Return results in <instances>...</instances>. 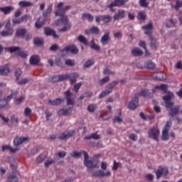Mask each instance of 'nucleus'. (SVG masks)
<instances>
[{"mask_svg":"<svg viewBox=\"0 0 182 182\" xmlns=\"http://www.w3.org/2000/svg\"><path fill=\"white\" fill-rule=\"evenodd\" d=\"M65 4L63 2H60L57 5V10L55 11V16H60V18L55 21L56 26H60L61 25H64L62 28L58 30V32H68L70 28H72V25L70 22H69V18L68 16L65 15L66 14V11H69L71 6H65L64 8H62Z\"/></svg>","mask_w":182,"mask_h":182,"instance_id":"f257e3e1","label":"nucleus"},{"mask_svg":"<svg viewBox=\"0 0 182 182\" xmlns=\"http://www.w3.org/2000/svg\"><path fill=\"white\" fill-rule=\"evenodd\" d=\"M80 76V75L77 73H72L69 74L59 75V79L60 82H63V80H68V79H69L71 85H73V83H76V78Z\"/></svg>","mask_w":182,"mask_h":182,"instance_id":"f03ea898","label":"nucleus"},{"mask_svg":"<svg viewBox=\"0 0 182 182\" xmlns=\"http://www.w3.org/2000/svg\"><path fill=\"white\" fill-rule=\"evenodd\" d=\"M117 83H119V81L114 80L112 82L109 83L106 87L105 90L100 93L99 95L100 99H103V97H106L108 95H110L112 92L113 91V88L117 85Z\"/></svg>","mask_w":182,"mask_h":182,"instance_id":"7ed1b4c3","label":"nucleus"},{"mask_svg":"<svg viewBox=\"0 0 182 182\" xmlns=\"http://www.w3.org/2000/svg\"><path fill=\"white\" fill-rule=\"evenodd\" d=\"M7 49L10 53H14V52H15L17 56H20V58H22L23 59H26L28 58V51H22L19 47H10Z\"/></svg>","mask_w":182,"mask_h":182,"instance_id":"20e7f679","label":"nucleus"},{"mask_svg":"<svg viewBox=\"0 0 182 182\" xmlns=\"http://www.w3.org/2000/svg\"><path fill=\"white\" fill-rule=\"evenodd\" d=\"M149 137L155 140V141H159V136H160V129L157 127H154L149 130Z\"/></svg>","mask_w":182,"mask_h":182,"instance_id":"39448f33","label":"nucleus"},{"mask_svg":"<svg viewBox=\"0 0 182 182\" xmlns=\"http://www.w3.org/2000/svg\"><path fill=\"white\" fill-rule=\"evenodd\" d=\"M173 123L171 121H168L162 130V140L167 141L168 140V132H170V129H171Z\"/></svg>","mask_w":182,"mask_h":182,"instance_id":"423d86ee","label":"nucleus"},{"mask_svg":"<svg viewBox=\"0 0 182 182\" xmlns=\"http://www.w3.org/2000/svg\"><path fill=\"white\" fill-rule=\"evenodd\" d=\"M173 97H174V94L170 92H168L167 95L163 97L166 108L173 107V106H174V103L171 102V99H173Z\"/></svg>","mask_w":182,"mask_h":182,"instance_id":"0eeeda50","label":"nucleus"},{"mask_svg":"<svg viewBox=\"0 0 182 182\" xmlns=\"http://www.w3.org/2000/svg\"><path fill=\"white\" fill-rule=\"evenodd\" d=\"M139 107V94H135L131 102H129L128 109L136 110Z\"/></svg>","mask_w":182,"mask_h":182,"instance_id":"6e6552de","label":"nucleus"},{"mask_svg":"<svg viewBox=\"0 0 182 182\" xmlns=\"http://www.w3.org/2000/svg\"><path fill=\"white\" fill-rule=\"evenodd\" d=\"M62 52H70L72 55H77L79 53V48L76 46V45L71 44L65 46Z\"/></svg>","mask_w":182,"mask_h":182,"instance_id":"1a4fd4ad","label":"nucleus"},{"mask_svg":"<svg viewBox=\"0 0 182 182\" xmlns=\"http://www.w3.org/2000/svg\"><path fill=\"white\" fill-rule=\"evenodd\" d=\"M156 179L159 180L161 176H167L168 174V168L166 167L159 166L158 170L155 171Z\"/></svg>","mask_w":182,"mask_h":182,"instance_id":"9d476101","label":"nucleus"},{"mask_svg":"<svg viewBox=\"0 0 182 182\" xmlns=\"http://www.w3.org/2000/svg\"><path fill=\"white\" fill-rule=\"evenodd\" d=\"M110 176H112V172H110V171H108L107 172L105 173L102 170L95 171L92 174V177H99V178L110 177Z\"/></svg>","mask_w":182,"mask_h":182,"instance_id":"9b49d317","label":"nucleus"},{"mask_svg":"<svg viewBox=\"0 0 182 182\" xmlns=\"http://www.w3.org/2000/svg\"><path fill=\"white\" fill-rule=\"evenodd\" d=\"M168 114L171 116V117H175L178 114V112H180V106L176 105L175 107H171L168 108Z\"/></svg>","mask_w":182,"mask_h":182,"instance_id":"f8f14e48","label":"nucleus"},{"mask_svg":"<svg viewBox=\"0 0 182 182\" xmlns=\"http://www.w3.org/2000/svg\"><path fill=\"white\" fill-rule=\"evenodd\" d=\"M64 96L67 100V106H75V101L72 100V92L70 90L64 92Z\"/></svg>","mask_w":182,"mask_h":182,"instance_id":"ddd939ff","label":"nucleus"},{"mask_svg":"<svg viewBox=\"0 0 182 182\" xmlns=\"http://www.w3.org/2000/svg\"><path fill=\"white\" fill-rule=\"evenodd\" d=\"M85 33V35H90V33L92 35H99L100 33V29L97 26H92L90 29H86Z\"/></svg>","mask_w":182,"mask_h":182,"instance_id":"4468645a","label":"nucleus"},{"mask_svg":"<svg viewBox=\"0 0 182 182\" xmlns=\"http://www.w3.org/2000/svg\"><path fill=\"white\" fill-rule=\"evenodd\" d=\"M75 134V130H70L68 132V134L63 132L60 136L58 137L59 140H68V139H70V137H73Z\"/></svg>","mask_w":182,"mask_h":182,"instance_id":"2eb2a0df","label":"nucleus"},{"mask_svg":"<svg viewBox=\"0 0 182 182\" xmlns=\"http://www.w3.org/2000/svg\"><path fill=\"white\" fill-rule=\"evenodd\" d=\"M153 23L149 22L148 24L144 25L142 26V29L144 31L145 35H151V33H153Z\"/></svg>","mask_w":182,"mask_h":182,"instance_id":"dca6fc26","label":"nucleus"},{"mask_svg":"<svg viewBox=\"0 0 182 182\" xmlns=\"http://www.w3.org/2000/svg\"><path fill=\"white\" fill-rule=\"evenodd\" d=\"M44 32L47 36H53L55 38H59V35L56 34V31L49 27H46Z\"/></svg>","mask_w":182,"mask_h":182,"instance_id":"f3484780","label":"nucleus"},{"mask_svg":"<svg viewBox=\"0 0 182 182\" xmlns=\"http://www.w3.org/2000/svg\"><path fill=\"white\" fill-rule=\"evenodd\" d=\"M129 0H114L108 6V8H113L114 6H122L126 2H128Z\"/></svg>","mask_w":182,"mask_h":182,"instance_id":"a211bd4d","label":"nucleus"},{"mask_svg":"<svg viewBox=\"0 0 182 182\" xmlns=\"http://www.w3.org/2000/svg\"><path fill=\"white\" fill-rule=\"evenodd\" d=\"M72 110H73V107H70L67 109H61L58 113L60 116H69L72 113Z\"/></svg>","mask_w":182,"mask_h":182,"instance_id":"6ab92c4d","label":"nucleus"},{"mask_svg":"<svg viewBox=\"0 0 182 182\" xmlns=\"http://www.w3.org/2000/svg\"><path fill=\"white\" fill-rule=\"evenodd\" d=\"M28 140H29V137L16 136L14 140V146H21L22 143H24V141H28Z\"/></svg>","mask_w":182,"mask_h":182,"instance_id":"aec40b11","label":"nucleus"},{"mask_svg":"<svg viewBox=\"0 0 182 182\" xmlns=\"http://www.w3.org/2000/svg\"><path fill=\"white\" fill-rule=\"evenodd\" d=\"M14 95H8L6 98H4V100H0V109L2 107H5L11 102V99H13Z\"/></svg>","mask_w":182,"mask_h":182,"instance_id":"412c9836","label":"nucleus"},{"mask_svg":"<svg viewBox=\"0 0 182 182\" xmlns=\"http://www.w3.org/2000/svg\"><path fill=\"white\" fill-rule=\"evenodd\" d=\"M126 16V11L119 9L118 13L114 16V21H119V19H123Z\"/></svg>","mask_w":182,"mask_h":182,"instance_id":"4be33fe9","label":"nucleus"},{"mask_svg":"<svg viewBox=\"0 0 182 182\" xmlns=\"http://www.w3.org/2000/svg\"><path fill=\"white\" fill-rule=\"evenodd\" d=\"M109 41H110V33H105L101 38L100 42L102 45H107L109 43Z\"/></svg>","mask_w":182,"mask_h":182,"instance_id":"5701e85b","label":"nucleus"},{"mask_svg":"<svg viewBox=\"0 0 182 182\" xmlns=\"http://www.w3.org/2000/svg\"><path fill=\"white\" fill-rule=\"evenodd\" d=\"M53 11V4H50L46 10L43 13V16L46 18L48 19L49 16H50L52 11Z\"/></svg>","mask_w":182,"mask_h":182,"instance_id":"b1692460","label":"nucleus"},{"mask_svg":"<svg viewBox=\"0 0 182 182\" xmlns=\"http://www.w3.org/2000/svg\"><path fill=\"white\" fill-rule=\"evenodd\" d=\"M61 103H63V99L62 98H57L54 100H48V105H50V106H59V105H61Z\"/></svg>","mask_w":182,"mask_h":182,"instance_id":"393cba45","label":"nucleus"},{"mask_svg":"<svg viewBox=\"0 0 182 182\" xmlns=\"http://www.w3.org/2000/svg\"><path fill=\"white\" fill-rule=\"evenodd\" d=\"M41 59L38 55H33L30 58L31 65H36L39 63Z\"/></svg>","mask_w":182,"mask_h":182,"instance_id":"a878e982","label":"nucleus"},{"mask_svg":"<svg viewBox=\"0 0 182 182\" xmlns=\"http://www.w3.org/2000/svg\"><path fill=\"white\" fill-rule=\"evenodd\" d=\"M85 140H90V139H94V140H99L100 139V135L97 134V132L92 133L90 135L85 136L84 137Z\"/></svg>","mask_w":182,"mask_h":182,"instance_id":"bb28decb","label":"nucleus"},{"mask_svg":"<svg viewBox=\"0 0 182 182\" xmlns=\"http://www.w3.org/2000/svg\"><path fill=\"white\" fill-rule=\"evenodd\" d=\"M1 12H3L4 15H8V14H11L12 11H14V7L12 6H6L0 8Z\"/></svg>","mask_w":182,"mask_h":182,"instance_id":"cd10ccee","label":"nucleus"},{"mask_svg":"<svg viewBox=\"0 0 182 182\" xmlns=\"http://www.w3.org/2000/svg\"><path fill=\"white\" fill-rule=\"evenodd\" d=\"M78 42H80V43H82L85 46L89 45V41H87V38H85L83 35H80L77 38Z\"/></svg>","mask_w":182,"mask_h":182,"instance_id":"c85d7f7f","label":"nucleus"},{"mask_svg":"<svg viewBox=\"0 0 182 182\" xmlns=\"http://www.w3.org/2000/svg\"><path fill=\"white\" fill-rule=\"evenodd\" d=\"M132 54L133 56H141L143 51L139 48H134L132 50Z\"/></svg>","mask_w":182,"mask_h":182,"instance_id":"c756f323","label":"nucleus"},{"mask_svg":"<svg viewBox=\"0 0 182 182\" xmlns=\"http://www.w3.org/2000/svg\"><path fill=\"white\" fill-rule=\"evenodd\" d=\"M19 6L21 8H26V6H33V3L26 1H21L18 3Z\"/></svg>","mask_w":182,"mask_h":182,"instance_id":"7c9ffc66","label":"nucleus"},{"mask_svg":"<svg viewBox=\"0 0 182 182\" xmlns=\"http://www.w3.org/2000/svg\"><path fill=\"white\" fill-rule=\"evenodd\" d=\"M138 95V98L139 96H143L144 97H150L151 95V92H149L147 90H141L139 93H136Z\"/></svg>","mask_w":182,"mask_h":182,"instance_id":"2f4dec72","label":"nucleus"},{"mask_svg":"<svg viewBox=\"0 0 182 182\" xmlns=\"http://www.w3.org/2000/svg\"><path fill=\"white\" fill-rule=\"evenodd\" d=\"M9 73V68H8V65L0 67V75H8Z\"/></svg>","mask_w":182,"mask_h":182,"instance_id":"473e14b6","label":"nucleus"},{"mask_svg":"<svg viewBox=\"0 0 182 182\" xmlns=\"http://www.w3.org/2000/svg\"><path fill=\"white\" fill-rule=\"evenodd\" d=\"M90 146L91 147H95L96 149H102L103 142H102V141H99L97 143L90 142Z\"/></svg>","mask_w":182,"mask_h":182,"instance_id":"72a5a7b5","label":"nucleus"},{"mask_svg":"<svg viewBox=\"0 0 182 182\" xmlns=\"http://www.w3.org/2000/svg\"><path fill=\"white\" fill-rule=\"evenodd\" d=\"M26 33V29L25 28H19L16 31V36L17 38H21V36H25V34Z\"/></svg>","mask_w":182,"mask_h":182,"instance_id":"f704fd0d","label":"nucleus"},{"mask_svg":"<svg viewBox=\"0 0 182 182\" xmlns=\"http://www.w3.org/2000/svg\"><path fill=\"white\" fill-rule=\"evenodd\" d=\"M82 19L85 20V18L87 19L88 22H92L93 21V16L89 13H84L82 14Z\"/></svg>","mask_w":182,"mask_h":182,"instance_id":"c9c22d12","label":"nucleus"},{"mask_svg":"<svg viewBox=\"0 0 182 182\" xmlns=\"http://www.w3.org/2000/svg\"><path fill=\"white\" fill-rule=\"evenodd\" d=\"M150 39H151V48L152 49H154V50H157V41H156V39L153 38V36H150Z\"/></svg>","mask_w":182,"mask_h":182,"instance_id":"e433bc0d","label":"nucleus"},{"mask_svg":"<svg viewBox=\"0 0 182 182\" xmlns=\"http://www.w3.org/2000/svg\"><path fill=\"white\" fill-rule=\"evenodd\" d=\"M46 157H48V154L43 153V154H40V156L38 157H37L36 161V163H42V161H43V160H45V159H46Z\"/></svg>","mask_w":182,"mask_h":182,"instance_id":"4c0bfd02","label":"nucleus"},{"mask_svg":"<svg viewBox=\"0 0 182 182\" xmlns=\"http://www.w3.org/2000/svg\"><path fill=\"white\" fill-rule=\"evenodd\" d=\"M13 33L14 30L9 28L7 31H2L0 32V35H1V36H11Z\"/></svg>","mask_w":182,"mask_h":182,"instance_id":"58836bf2","label":"nucleus"},{"mask_svg":"<svg viewBox=\"0 0 182 182\" xmlns=\"http://www.w3.org/2000/svg\"><path fill=\"white\" fill-rule=\"evenodd\" d=\"M45 23H46V20L43 19L42 21H41V19L38 18L35 24L36 28L37 29H40V28H42V26H43V25H45Z\"/></svg>","mask_w":182,"mask_h":182,"instance_id":"ea45409f","label":"nucleus"},{"mask_svg":"<svg viewBox=\"0 0 182 182\" xmlns=\"http://www.w3.org/2000/svg\"><path fill=\"white\" fill-rule=\"evenodd\" d=\"M145 68L146 69H150L151 70H153V69L156 68V64L154 63H152L151 60L146 62L145 64Z\"/></svg>","mask_w":182,"mask_h":182,"instance_id":"a19ab883","label":"nucleus"},{"mask_svg":"<svg viewBox=\"0 0 182 182\" xmlns=\"http://www.w3.org/2000/svg\"><path fill=\"white\" fill-rule=\"evenodd\" d=\"M5 150H10L11 153H16V151H18V149H13L8 145H4L2 146V151H5Z\"/></svg>","mask_w":182,"mask_h":182,"instance_id":"79ce46f5","label":"nucleus"},{"mask_svg":"<svg viewBox=\"0 0 182 182\" xmlns=\"http://www.w3.org/2000/svg\"><path fill=\"white\" fill-rule=\"evenodd\" d=\"M33 43L36 45V46H41L43 45V39L39 38H36L33 40Z\"/></svg>","mask_w":182,"mask_h":182,"instance_id":"37998d69","label":"nucleus"},{"mask_svg":"<svg viewBox=\"0 0 182 182\" xmlns=\"http://www.w3.org/2000/svg\"><path fill=\"white\" fill-rule=\"evenodd\" d=\"M84 164L86 167H87V168H93L96 167V166L93 164V161L90 160L84 161Z\"/></svg>","mask_w":182,"mask_h":182,"instance_id":"c03bdc74","label":"nucleus"},{"mask_svg":"<svg viewBox=\"0 0 182 182\" xmlns=\"http://www.w3.org/2000/svg\"><path fill=\"white\" fill-rule=\"evenodd\" d=\"M110 80V77L109 76H106L105 77L101 79L99 82H98V85L100 86H102V85H105V83H107V82H109Z\"/></svg>","mask_w":182,"mask_h":182,"instance_id":"a18cd8bd","label":"nucleus"},{"mask_svg":"<svg viewBox=\"0 0 182 182\" xmlns=\"http://www.w3.org/2000/svg\"><path fill=\"white\" fill-rule=\"evenodd\" d=\"M8 182H18V177L15 174H11L8 177Z\"/></svg>","mask_w":182,"mask_h":182,"instance_id":"49530a36","label":"nucleus"},{"mask_svg":"<svg viewBox=\"0 0 182 182\" xmlns=\"http://www.w3.org/2000/svg\"><path fill=\"white\" fill-rule=\"evenodd\" d=\"M155 89H159L160 90H163L164 93H167V85L165 84H162L161 85H156Z\"/></svg>","mask_w":182,"mask_h":182,"instance_id":"de8ad7c7","label":"nucleus"},{"mask_svg":"<svg viewBox=\"0 0 182 182\" xmlns=\"http://www.w3.org/2000/svg\"><path fill=\"white\" fill-rule=\"evenodd\" d=\"M102 21L105 23H109V22H110L112 21V16H110L109 15H104V16H102Z\"/></svg>","mask_w":182,"mask_h":182,"instance_id":"09e8293b","label":"nucleus"},{"mask_svg":"<svg viewBox=\"0 0 182 182\" xmlns=\"http://www.w3.org/2000/svg\"><path fill=\"white\" fill-rule=\"evenodd\" d=\"M95 65V60H88L84 64V68H90V66H93Z\"/></svg>","mask_w":182,"mask_h":182,"instance_id":"8fccbe9b","label":"nucleus"},{"mask_svg":"<svg viewBox=\"0 0 182 182\" xmlns=\"http://www.w3.org/2000/svg\"><path fill=\"white\" fill-rule=\"evenodd\" d=\"M31 114H32V109L29 107H26L24 110V116H26V117H31Z\"/></svg>","mask_w":182,"mask_h":182,"instance_id":"3c124183","label":"nucleus"},{"mask_svg":"<svg viewBox=\"0 0 182 182\" xmlns=\"http://www.w3.org/2000/svg\"><path fill=\"white\" fill-rule=\"evenodd\" d=\"M96 105L95 104H91L90 105H88L87 107V110L88 112H90V113H93V112H95V110H96Z\"/></svg>","mask_w":182,"mask_h":182,"instance_id":"603ef678","label":"nucleus"},{"mask_svg":"<svg viewBox=\"0 0 182 182\" xmlns=\"http://www.w3.org/2000/svg\"><path fill=\"white\" fill-rule=\"evenodd\" d=\"M138 19H139L140 21H144V19H146V13H144V11H140L138 14Z\"/></svg>","mask_w":182,"mask_h":182,"instance_id":"864d4df0","label":"nucleus"},{"mask_svg":"<svg viewBox=\"0 0 182 182\" xmlns=\"http://www.w3.org/2000/svg\"><path fill=\"white\" fill-rule=\"evenodd\" d=\"M19 122V118L15 114H13L11 116V123H18Z\"/></svg>","mask_w":182,"mask_h":182,"instance_id":"5fc2aeb1","label":"nucleus"},{"mask_svg":"<svg viewBox=\"0 0 182 182\" xmlns=\"http://www.w3.org/2000/svg\"><path fill=\"white\" fill-rule=\"evenodd\" d=\"M175 9L182 8V0H176V5L173 6Z\"/></svg>","mask_w":182,"mask_h":182,"instance_id":"6e6d98bb","label":"nucleus"},{"mask_svg":"<svg viewBox=\"0 0 182 182\" xmlns=\"http://www.w3.org/2000/svg\"><path fill=\"white\" fill-rule=\"evenodd\" d=\"M53 163H55V160L50 159H48L45 163V167L48 168L49 167V166H50L51 164H53Z\"/></svg>","mask_w":182,"mask_h":182,"instance_id":"4d7b16f0","label":"nucleus"},{"mask_svg":"<svg viewBox=\"0 0 182 182\" xmlns=\"http://www.w3.org/2000/svg\"><path fill=\"white\" fill-rule=\"evenodd\" d=\"M21 75H22V70H21L19 68L16 69L15 71V76L17 80H18L19 77H21Z\"/></svg>","mask_w":182,"mask_h":182,"instance_id":"13d9d810","label":"nucleus"},{"mask_svg":"<svg viewBox=\"0 0 182 182\" xmlns=\"http://www.w3.org/2000/svg\"><path fill=\"white\" fill-rule=\"evenodd\" d=\"M146 0H139V4L142 8H147L149 6V2Z\"/></svg>","mask_w":182,"mask_h":182,"instance_id":"bf43d9fd","label":"nucleus"},{"mask_svg":"<svg viewBox=\"0 0 182 182\" xmlns=\"http://www.w3.org/2000/svg\"><path fill=\"white\" fill-rule=\"evenodd\" d=\"M80 87H82V82H78L75 85L74 90H75V93H77V92H79V90L80 89Z\"/></svg>","mask_w":182,"mask_h":182,"instance_id":"052dcab7","label":"nucleus"},{"mask_svg":"<svg viewBox=\"0 0 182 182\" xmlns=\"http://www.w3.org/2000/svg\"><path fill=\"white\" fill-rule=\"evenodd\" d=\"M71 157H82V151H73L71 154Z\"/></svg>","mask_w":182,"mask_h":182,"instance_id":"680f3d73","label":"nucleus"},{"mask_svg":"<svg viewBox=\"0 0 182 182\" xmlns=\"http://www.w3.org/2000/svg\"><path fill=\"white\" fill-rule=\"evenodd\" d=\"M153 77L155 79V80H163V79H164L163 77V73H157V76Z\"/></svg>","mask_w":182,"mask_h":182,"instance_id":"e2e57ef3","label":"nucleus"},{"mask_svg":"<svg viewBox=\"0 0 182 182\" xmlns=\"http://www.w3.org/2000/svg\"><path fill=\"white\" fill-rule=\"evenodd\" d=\"M112 122L113 123H122V122H123V119L119 116H117L112 119Z\"/></svg>","mask_w":182,"mask_h":182,"instance_id":"0e129e2a","label":"nucleus"},{"mask_svg":"<svg viewBox=\"0 0 182 182\" xmlns=\"http://www.w3.org/2000/svg\"><path fill=\"white\" fill-rule=\"evenodd\" d=\"M91 49L93 50H96L97 52H100V46H97V44H94L90 46Z\"/></svg>","mask_w":182,"mask_h":182,"instance_id":"69168bd1","label":"nucleus"},{"mask_svg":"<svg viewBox=\"0 0 182 182\" xmlns=\"http://www.w3.org/2000/svg\"><path fill=\"white\" fill-rule=\"evenodd\" d=\"M65 65L67 66H75V63L71 59H67L65 60Z\"/></svg>","mask_w":182,"mask_h":182,"instance_id":"338daca9","label":"nucleus"},{"mask_svg":"<svg viewBox=\"0 0 182 182\" xmlns=\"http://www.w3.org/2000/svg\"><path fill=\"white\" fill-rule=\"evenodd\" d=\"M145 177L147 178V180H149V181H153V180H154V175L151 173L146 174Z\"/></svg>","mask_w":182,"mask_h":182,"instance_id":"774afa93","label":"nucleus"}]
</instances>
